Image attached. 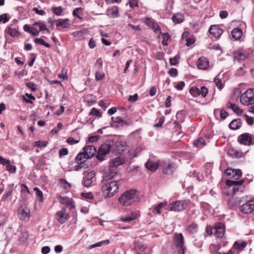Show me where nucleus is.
<instances>
[{
    "label": "nucleus",
    "mask_w": 254,
    "mask_h": 254,
    "mask_svg": "<svg viewBox=\"0 0 254 254\" xmlns=\"http://www.w3.org/2000/svg\"><path fill=\"white\" fill-rule=\"evenodd\" d=\"M138 200V193L135 189L126 191L119 198V202L124 206H129Z\"/></svg>",
    "instance_id": "f257e3e1"
},
{
    "label": "nucleus",
    "mask_w": 254,
    "mask_h": 254,
    "mask_svg": "<svg viewBox=\"0 0 254 254\" xmlns=\"http://www.w3.org/2000/svg\"><path fill=\"white\" fill-rule=\"evenodd\" d=\"M121 181H114L103 184L102 191L104 197H111L117 192L119 189V183Z\"/></svg>",
    "instance_id": "f03ea898"
},
{
    "label": "nucleus",
    "mask_w": 254,
    "mask_h": 254,
    "mask_svg": "<svg viewBox=\"0 0 254 254\" xmlns=\"http://www.w3.org/2000/svg\"><path fill=\"white\" fill-rule=\"evenodd\" d=\"M241 103L246 106L254 103V88H249L240 96Z\"/></svg>",
    "instance_id": "7ed1b4c3"
},
{
    "label": "nucleus",
    "mask_w": 254,
    "mask_h": 254,
    "mask_svg": "<svg viewBox=\"0 0 254 254\" xmlns=\"http://www.w3.org/2000/svg\"><path fill=\"white\" fill-rule=\"evenodd\" d=\"M113 142L106 141L103 143L99 148L96 157L100 161L104 159L105 156L109 153L111 150V148Z\"/></svg>",
    "instance_id": "20e7f679"
},
{
    "label": "nucleus",
    "mask_w": 254,
    "mask_h": 254,
    "mask_svg": "<svg viewBox=\"0 0 254 254\" xmlns=\"http://www.w3.org/2000/svg\"><path fill=\"white\" fill-rule=\"evenodd\" d=\"M174 244L178 250V254H185L186 249L184 246V237L182 233L174 235Z\"/></svg>",
    "instance_id": "39448f33"
},
{
    "label": "nucleus",
    "mask_w": 254,
    "mask_h": 254,
    "mask_svg": "<svg viewBox=\"0 0 254 254\" xmlns=\"http://www.w3.org/2000/svg\"><path fill=\"white\" fill-rule=\"evenodd\" d=\"M190 201L189 200H178L172 202L170 204V210L174 211H182L186 209Z\"/></svg>",
    "instance_id": "423d86ee"
},
{
    "label": "nucleus",
    "mask_w": 254,
    "mask_h": 254,
    "mask_svg": "<svg viewBox=\"0 0 254 254\" xmlns=\"http://www.w3.org/2000/svg\"><path fill=\"white\" fill-rule=\"evenodd\" d=\"M160 167L164 174L171 175L174 171L173 165L169 160H160Z\"/></svg>",
    "instance_id": "0eeeda50"
},
{
    "label": "nucleus",
    "mask_w": 254,
    "mask_h": 254,
    "mask_svg": "<svg viewBox=\"0 0 254 254\" xmlns=\"http://www.w3.org/2000/svg\"><path fill=\"white\" fill-rule=\"evenodd\" d=\"M190 93L193 97L201 95L203 97H205L208 93V89L204 86L200 89L197 87L193 86L190 88Z\"/></svg>",
    "instance_id": "6e6552de"
},
{
    "label": "nucleus",
    "mask_w": 254,
    "mask_h": 254,
    "mask_svg": "<svg viewBox=\"0 0 254 254\" xmlns=\"http://www.w3.org/2000/svg\"><path fill=\"white\" fill-rule=\"evenodd\" d=\"M244 181L241 180L239 181L236 180H227L226 182L227 185L230 186H233V191L234 193L240 190L241 192L243 191L244 187L242 185Z\"/></svg>",
    "instance_id": "1a4fd4ad"
},
{
    "label": "nucleus",
    "mask_w": 254,
    "mask_h": 254,
    "mask_svg": "<svg viewBox=\"0 0 254 254\" xmlns=\"http://www.w3.org/2000/svg\"><path fill=\"white\" fill-rule=\"evenodd\" d=\"M95 173L94 171H91L88 173L83 178V183L85 187H88L92 185L95 181Z\"/></svg>",
    "instance_id": "9d476101"
},
{
    "label": "nucleus",
    "mask_w": 254,
    "mask_h": 254,
    "mask_svg": "<svg viewBox=\"0 0 254 254\" xmlns=\"http://www.w3.org/2000/svg\"><path fill=\"white\" fill-rule=\"evenodd\" d=\"M57 220L61 224L64 223L69 218V214L65 208H63L61 210L58 211L56 214Z\"/></svg>",
    "instance_id": "9b49d317"
},
{
    "label": "nucleus",
    "mask_w": 254,
    "mask_h": 254,
    "mask_svg": "<svg viewBox=\"0 0 254 254\" xmlns=\"http://www.w3.org/2000/svg\"><path fill=\"white\" fill-rule=\"evenodd\" d=\"M254 210V200H249L240 207V210L244 213H250Z\"/></svg>",
    "instance_id": "f8f14e48"
},
{
    "label": "nucleus",
    "mask_w": 254,
    "mask_h": 254,
    "mask_svg": "<svg viewBox=\"0 0 254 254\" xmlns=\"http://www.w3.org/2000/svg\"><path fill=\"white\" fill-rule=\"evenodd\" d=\"M83 149L84 155L87 159L93 157L97 153L96 147L92 145H86Z\"/></svg>",
    "instance_id": "ddd939ff"
},
{
    "label": "nucleus",
    "mask_w": 254,
    "mask_h": 254,
    "mask_svg": "<svg viewBox=\"0 0 254 254\" xmlns=\"http://www.w3.org/2000/svg\"><path fill=\"white\" fill-rule=\"evenodd\" d=\"M238 141L242 144L245 145H252V137L250 134L248 133H244L240 135L238 138Z\"/></svg>",
    "instance_id": "4468645a"
},
{
    "label": "nucleus",
    "mask_w": 254,
    "mask_h": 254,
    "mask_svg": "<svg viewBox=\"0 0 254 254\" xmlns=\"http://www.w3.org/2000/svg\"><path fill=\"white\" fill-rule=\"evenodd\" d=\"M160 160L155 161L153 158H150L145 165L148 170L151 171H155L160 166Z\"/></svg>",
    "instance_id": "2eb2a0df"
},
{
    "label": "nucleus",
    "mask_w": 254,
    "mask_h": 254,
    "mask_svg": "<svg viewBox=\"0 0 254 254\" xmlns=\"http://www.w3.org/2000/svg\"><path fill=\"white\" fill-rule=\"evenodd\" d=\"M145 23L147 25L153 29L155 32L161 33V29L155 21L150 17H146Z\"/></svg>",
    "instance_id": "dca6fc26"
},
{
    "label": "nucleus",
    "mask_w": 254,
    "mask_h": 254,
    "mask_svg": "<svg viewBox=\"0 0 254 254\" xmlns=\"http://www.w3.org/2000/svg\"><path fill=\"white\" fill-rule=\"evenodd\" d=\"M197 66L199 69L206 70L209 68V62L208 60L205 57L199 58L197 62Z\"/></svg>",
    "instance_id": "f3484780"
},
{
    "label": "nucleus",
    "mask_w": 254,
    "mask_h": 254,
    "mask_svg": "<svg viewBox=\"0 0 254 254\" xmlns=\"http://www.w3.org/2000/svg\"><path fill=\"white\" fill-rule=\"evenodd\" d=\"M18 215L21 220L28 221L30 216L29 209L27 207L20 208L18 210Z\"/></svg>",
    "instance_id": "a211bd4d"
},
{
    "label": "nucleus",
    "mask_w": 254,
    "mask_h": 254,
    "mask_svg": "<svg viewBox=\"0 0 254 254\" xmlns=\"http://www.w3.org/2000/svg\"><path fill=\"white\" fill-rule=\"evenodd\" d=\"M214 234L219 238H222L224 236L225 228L223 224L217 223L214 227Z\"/></svg>",
    "instance_id": "6ab92c4d"
},
{
    "label": "nucleus",
    "mask_w": 254,
    "mask_h": 254,
    "mask_svg": "<svg viewBox=\"0 0 254 254\" xmlns=\"http://www.w3.org/2000/svg\"><path fill=\"white\" fill-rule=\"evenodd\" d=\"M117 169L110 166L105 171L103 175L104 179L107 180L112 179L117 175Z\"/></svg>",
    "instance_id": "aec40b11"
},
{
    "label": "nucleus",
    "mask_w": 254,
    "mask_h": 254,
    "mask_svg": "<svg viewBox=\"0 0 254 254\" xmlns=\"http://www.w3.org/2000/svg\"><path fill=\"white\" fill-rule=\"evenodd\" d=\"M235 60L242 61L245 60L248 57V54L243 50H239L233 53Z\"/></svg>",
    "instance_id": "412c9836"
},
{
    "label": "nucleus",
    "mask_w": 254,
    "mask_h": 254,
    "mask_svg": "<svg viewBox=\"0 0 254 254\" xmlns=\"http://www.w3.org/2000/svg\"><path fill=\"white\" fill-rule=\"evenodd\" d=\"M226 175L231 177L232 179L237 180L241 177L242 173L240 170H233L231 169H227L225 170Z\"/></svg>",
    "instance_id": "4be33fe9"
},
{
    "label": "nucleus",
    "mask_w": 254,
    "mask_h": 254,
    "mask_svg": "<svg viewBox=\"0 0 254 254\" xmlns=\"http://www.w3.org/2000/svg\"><path fill=\"white\" fill-rule=\"evenodd\" d=\"M139 216V211L131 212L130 214H127L121 217V220L125 222H130L136 219Z\"/></svg>",
    "instance_id": "5701e85b"
},
{
    "label": "nucleus",
    "mask_w": 254,
    "mask_h": 254,
    "mask_svg": "<svg viewBox=\"0 0 254 254\" xmlns=\"http://www.w3.org/2000/svg\"><path fill=\"white\" fill-rule=\"evenodd\" d=\"M59 200L61 204L65 205L69 209H72L74 208V206L73 204V200L67 197H62L60 196Z\"/></svg>",
    "instance_id": "b1692460"
},
{
    "label": "nucleus",
    "mask_w": 254,
    "mask_h": 254,
    "mask_svg": "<svg viewBox=\"0 0 254 254\" xmlns=\"http://www.w3.org/2000/svg\"><path fill=\"white\" fill-rule=\"evenodd\" d=\"M209 32L216 38H219L223 33V30L220 29L218 26L216 25L211 26L209 28Z\"/></svg>",
    "instance_id": "393cba45"
},
{
    "label": "nucleus",
    "mask_w": 254,
    "mask_h": 254,
    "mask_svg": "<svg viewBox=\"0 0 254 254\" xmlns=\"http://www.w3.org/2000/svg\"><path fill=\"white\" fill-rule=\"evenodd\" d=\"M33 26H35L36 28H38L39 32H42L43 33L47 34L50 33V30L47 28L46 25L42 22H35L33 24Z\"/></svg>",
    "instance_id": "a878e982"
},
{
    "label": "nucleus",
    "mask_w": 254,
    "mask_h": 254,
    "mask_svg": "<svg viewBox=\"0 0 254 254\" xmlns=\"http://www.w3.org/2000/svg\"><path fill=\"white\" fill-rule=\"evenodd\" d=\"M56 26L58 28H66L69 26V20L68 19H59L56 21Z\"/></svg>",
    "instance_id": "bb28decb"
},
{
    "label": "nucleus",
    "mask_w": 254,
    "mask_h": 254,
    "mask_svg": "<svg viewBox=\"0 0 254 254\" xmlns=\"http://www.w3.org/2000/svg\"><path fill=\"white\" fill-rule=\"evenodd\" d=\"M124 160L120 157H117L112 160L110 162V166L117 169V168L124 163Z\"/></svg>",
    "instance_id": "cd10ccee"
},
{
    "label": "nucleus",
    "mask_w": 254,
    "mask_h": 254,
    "mask_svg": "<svg viewBox=\"0 0 254 254\" xmlns=\"http://www.w3.org/2000/svg\"><path fill=\"white\" fill-rule=\"evenodd\" d=\"M246 246L247 243L244 241L235 242L233 246V248H232L234 250V254H235L236 250L242 251L246 247Z\"/></svg>",
    "instance_id": "c85d7f7f"
},
{
    "label": "nucleus",
    "mask_w": 254,
    "mask_h": 254,
    "mask_svg": "<svg viewBox=\"0 0 254 254\" xmlns=\"http://www.w3.org/2000/svg\"><path fill=\"white\" fill-rule=\"evenodd\" d=\"M108 15L112 18L117 17L119 16L118 7L116 6H113L108 10Z\"/></svg>",
    "instance_id": "c756f323"
},
{
    "label": "nucleus",
    "mask_w": 254,
    "mask_h": 254,
    "mask_svg": "<svg viewBox=\"0 0 254 254\" xmlns=\"http://www.w3.org/2000/svg\"><path fill=\"white\" fill-rule=\"evenodd\" d=\"M227 106L231 109L234 112L237 114H242L243 113V110L240 109L237 105L232 103L231 102H228L227 104Z\"/></svg>",
    "instance_id": "7c9ffc66"
},
{
    "label": "nucleus",
    "mask_w": 254,
    "mask_h": 254,
    "mask_svg": "<svg viewBox=\"0 0 254 254\" xmlns=\"http://www.w3.org/2000/svg\"><path fill=\"white\" fill-rule=\"evenodd\" d=\"M231 34L234 39L239 40L242 37L243 33L240 29L237 28L232 30Z\"/></svg>",
    "instance_id": "2f4dec72"
},
{
    "label": "nucleus",
    "mask_w": 254,
    "mask_h": 254,
    "mask_svg": "<svg viewBox=\"0 0 254 254\" xmlns=\"http://www.w3.org/2000/svg\"><path fill=\"white\" fill-rule=\"evenodd\" d=\"M184 15L182 13H177L172 17L173 21L176 24L182 23L184 21Z\"/></svg>",
    "instance_id": "473e14b6"
},
{
    "label": "nucleus",
    "mask_w": 254,
    "mask_h": 254,
    "mask_svg": "<svg viewBox=\"0 0 254 254\" xmlns=\"http://www.w3.org/2000/svg\"><path fill=\"white\" fill-rule=\"evenodd\" d=\"M241 126V120L240 119H236L233 120L229 124V127L230 128L233 129H237L239 128Z\"/></svg>",
    "instance_id": "72a5a7b5"
},
{
    "label": "nucleus",
    "mask_w": 254,
    "mask_h": 254,
    "mask_svg": "<svg viewBox=\"0 0 254 254\" xmlns=\"http://www.w3.org/2000/svg\"><path fill=\"white\" fill-rule=\"evenodd\" d=\"M167 205V202L166 201L160 203L154 207L153 212L155 214H160L161 212V209Z\"/></svg>",
    "instance_id": "f704fd0d"
},
{
    "label": "nucleus",
    "mask_w": 254,
    "mask_h": 254,
    "mask_svg": "<svg viewBox=\"0 0 254 254\" xmlns=\"http://www.w3.org/2000/svg\"><path fill=\"white\" fill-rule=\"evenodd\" d=\"M228 154L233 157L236 158H240L242 156V152H239L234 148H230L228 150Z\"/></svg>",
    "instance_id": "c9c22d12"
},
{
    "label": "nucleus",
    "mask_w": 254,
    "mask_h": 254,
    "mask_svg": "<svg viewBox=\"0 0 254 254\" xmlns=\"http://www.w3.org/2000/svg\"><path fill=\"white\" fill-rule=\"evenodd\" d=\"M87 34L86 30H82L80 31H76L72 33V35L74 37L80 39L84 37V35Z\"/></svg>",
    "instance_id": "e433bc0d"
},
{
    "label": "nucleus",
    "mask_w": 254,
    "mask_h": 254,
    "mask_svg": "<svg viewBox=\"0 0 254 254\" xmlns=\"http://www.w3.org/2000/svg\"><path fill=\"white\" fill-rule=\"evenodd\" d=\"M241 201H237L234 198L230 199L228 202V207L231 209H234L237 207Z\"/></svg>",
    "instance_id": "4c0bfd02"
},
{
    "label": "nucleus",
    "mask_w": 254,
    "mask_h": 254,
    "mask_svg": "<svg viewBox=\"0 0 254 254\" xmlns=\"http://www.w3.org/2000/svg\"><path fill=\"white\" fill-rule=\"evenodd\" d=\"M5 32H7L11 37H16L19 35V32L15 29L11 27H8L5 29Z\"/></svg>",
    "instance_id": "58836bf2"
},
{
    "label": "nucleus",
    "mask_w": 254,
    "mask_h": 254,
    "mask_svg": "<svg viewBox=\"0 0 254 254\" xmlns=\"http://www.w3.org/2000/svg\"><path fill=\"white\" fill-rule=\"evenodd\" d=\"M109 243H110V241L109 240H103V241L97 242L95 244L92 245L90 247V248L93 249V248H96V247H100L102 246L107 245L108 244H109Z\"/></svg>",
    "instance_id": "ea45409f"
},
{
    "label": "nucleus",
    "mask_w": 254,
    "mask_h": 254,
    "mask_svg": "<svg viewBox=\"0 0 254 254\" xmlns=\"http://www.w3.org/2000/svg\"><path fill=\"white\" fill-rule=\"evenodd\" d=\"M83 12V9L81 7H77L74 9L72 12V14L74 16L78 17L79 19H81V16Z\"/></svg>",
    "instance_id": "a19ab883"
},
{
    "label": "nucleus",
    "mask_w": 254,
    "mask_h": 254,
    "mask_svg": "<svg viewBox=\"0 0 254 254\" xmlns=\"http://www.w3.org/2000/svg\"><path fill=\"white\" fill-rule=\"evenodd\" d=\"M205 144L204 140L202 138H199L193 142V145L197 148L202 147Z\"/></svg>",
    "instance_id": "79ce46f5"
},
{
    "label": "nucleus",
    "mask_w": 254,
    "mask_h": 254,
    "mask_svg": "<svg viewBox=\"0 0 254 254\" xmlns=\"http://www.w3.org/2000/svg\"><path fill=\"white\" fill-rule=\"evenodd\" d=\"M33 190L35 191L36 196L39 198V201L40 202H43L44 201V197L42 191L37 187L34 188Z\"/></svg>",
    "instance_id": "37998d69"
},
{
    "label": "nucleus",
    "mask_w": 254,
    "mask_h": 254,
    "mask_svg": "<svg viewBox=\"0 0 254 254\" xmlns=\"http://www.w3.org/2000/svg\"><path fill=\"white\" fill-rule=\"evenodd\" d=\"M51 9L52 12L55 15L58 16L61 15L64 10L63 8L61 6L58 7H52Z\"/></svg>",
    "instance_id": "c03bdc74"
},
{
    "label": "nucleus",
    "mask_w": 254,
    "mask_h": 254,
    "mask_svg": "<svg viewBox=\"0 0 254 254\" xmlns=\"http://www.w3.org/2000/svg\"><path fill=\"white\" fill-rule=\"evenodd\" d=\"M187 230L190 233H195L197 230V226L195 223H192L188 226Z\"/></svg>",
    "instance_id": "a18cd8bd"
},
{
    "label": "nucleus",
    "mask_w": 254,
    "mask_h": 254,
    "mask_svg": "<svg viewBox=\"0 0 254 254\" xmlns=\"http://www.w3.org/2000/svg\"><path fill=\"white\" fill-rule=\"evenodd\" d=\"M86 157L84 155V153L83 152H80L76 156V160L77 162L80 161V163L82 164L85 161V160L87 159Z\"/></svg>",
    "instance_id": "49530a36"
},
{
    "label": "nucleus",
    "mask_w": 254,
    "mask_h": 254,
    "mask_svg": "<svg viewBox=\"0 0 254 254\" xmlns=\"http://www.w3.org/2000/svg\"><path fill=\"white\" fill-rule=\"evenodd\" d=\"M60 184L62 187H63L64 189H67L71 187V185L70 183L67 182L64 179H60Z\"/></svg>",
    "instance_id": "de8ad7c7"
},
{
    "label": "nucleus",
    "mask_w": 254,
    "mask_h": 254,
    "mask_svg": "<svg viewBox=\"0 0 254 254\" xmlns=\"http://www.w3.org/2000/svg\"><path fill=\"white\" fill-rule=\"evenodd\" d=\"M34 41L35 43L40 44L47 48H50L51 46L49 43L45 42V41L41 38H35Z\"/></svg>",
    "instance_id": "09e8293b"
},
{
    "label": "nucleus",
    "mask_w": 254,
    "mask_h": 254,
    "mask_svg": "<svg viewBox=\"0 0 254 254\" xmlns=\"http://www.w3.org/2000/svg\"><path fill=\"white\" fill-rule=\"evenodd\" d=\"M162 37L163 38V41L162 43L163 45L167 46L168 45L167 41L170 38V36L168 33H163L162 35Z\"/></svg>",
    "instance_id": "8fccbe9b"
},
{
    "label": "nucleus",
    "mask_w": 254,
    "mask_h": 254,
    "mask_svg": "<svg viewBox=\"0 0 254 254\" xmlns=\"http://www.w3.org/2000/svg\"><path fill=\"white\" fill-rule=\"evenodd\" d=\"M89 115H92L98 118L102 117L101 113L97 109L93 108L89 113Z\"/></svg>",
    "instance_id": "3c124183"
},
{
    "label": "nucleus",
    "mask_w": 254,
    "mask_h": 254,
    "mask_svg": "<svg viewBox=\"0 0 254 254\" xmlns=\"http://www.w3.org/2000/svg\"><path fill=\"white\" fill-rule=\"evenodd\" d=\"M180 56L179 55L175 56L173 58L170 59V62L171 65H176L178 64Z\"/></svg>",
    "instance_id": "603ef678"
},
{
    "label": "nucleus",
    "mask_w": 254,
    "mask_h": 254,
    "mask_svg": "<svg viewBox=\"0 0 254 254\" xmlns=\"http://www.w3.org/2000/svg\"><path fill=\"white\" fill-rule=\"evenodd\" d=\"M47 142L43 140H39L35 142V146L38 147H45L47 146Z\"/></svg>",
    "instance_id": "864d4df0"
},
{
    "label": "nucleus",
    "mask_w": 254,
    "mask_h": 254,
    "mask_svg": "<svg viewBox=\"0 0 254 254\" xmlns=\"http://www.w3.org/2000/svg\"><path fill=\"white\" fill-rule=\"evenodd\" d=\"M81 195L82 196V197H83V198H85L86 199H93V194L91 192H87V193L82 192L81 193Z\"/></svg>",
    "instance_id": "5fc2aeb1"
},
{
    "label": "nucleus",
    "mask_w": 254,
    "mask_h": 254,
    "mask_svg": "<svg viewBox=\"0 0 254 254\" xmlns=\"http://www.w3.org/2000/svg\"><path fill=\"white\" fill-rule=\"evenodd\" d=\"M193 244L197 248H200L202 246V241L200 238H196L193 241Z\"/></svg>",
    "instance_id": "6e6d98bb"
},
{
    "label": "nucleus",
    "mask_w": 254,
    "mask_h": 254,
    "mask_svg": "<svg viewBox=\"0 0 254 254\" xmlns=\"http://www.w3.org/2000/svg\"><path fill=\"white\" fill-rule=\"evenodd\" d=\"M214 82H215L218 88H219V89H221L223 88V83L219 78H215L214 79Z\"/></svg>",
    "instance_id": "4d7b16f0"
},
{
    "label": "nucleus",
    "mask_w": 254,
    "mask_h": 254,
    "mask_svg": "<svg viewBox=\"0 0 254 254\" xmlns=\"http://www.w3.org/2000/svg\"><path fill=\"white\" fill-rule=\"evenodd\" d=\"M105 75L103 72L97 71L95 73V77L97 80H101L103 79Z\"/></svg>",
    "instance_id": "13d9d810"
},
{
    "label": "nucleus",
    "mask_w": 254,
    "mask_h": 254,
    "mask_svg": "<svg viewBox=\"0 0 254 254\" xmlns=\"http://www.w3.org/2000/svg\"><path fill=\"white\" fill-rule=\"evenodd\" d=\"M6 169L9 172L15 173L16 170V167L15 166H12L10 164H9L6 165Z\"/></svg>",
    "instance_id": "bf43d9fd"
},
{
    "label": "nucleus",
    "mask_w": 254,
    "mask_h": 254,
    "mask_svg": "<svg viewBox=\"0 0 254 254\" xmlns=\"http://www.w3.org/2000/svg\"><path fill=\"white\" fill-rule=\"evenodd\" d=\"M111 119H112V121L114 122V123H123L124 124H126V122L125 121H124L123 120H122L119 117H115V118L112 117Z\"/></svg>",
    "instance_id": "052dcab7"
},
{
    "label": "nucleus",
    "mask_w": 254,
    "mask_h": 254,
    "mask_svg": "<svg viewBox=\"0 0 254 254\" xmlns=\"http://www.w3.org/2000/svg\"><path fill=\"white\" fill-rule=\"evenodd\" d=\"M9 20V18L7 17L6 14H3L0 15V23L3 21V23H6Z\"/></svg>",
    "instance_id": "680f3d73"
},
{
    "label": "nucleus",
    "mask_w": 254,
    "mask_h": 254,
    "mask_svg": "<svg viewBox=\"0 0 254 254\" xmlns=\"http://www.w3.org/2000/svg\"><path fill=\"white\" fill-rule=\"evenodd\" d=\"M26 85L32 91H35L36 90V85L33 82H28L26 84Z\"/></svg>",
    "instance_id": "e2e57ef3"
},
{
    "label": "nucleus",
    "mask_w": 254,
    "mask_h": 254,
    "mask_svg": "<svg viewBox=\"0 0 254 254\" xmlns=\"http://www.w3.org/2000/svg\"><path fill=\"white\" fill-rule=\"evenodd\" d=\"M66 142L69 145H73L79 142L78 140L74 139L73 138L69 137L66 140Z\"/></svg>",
    "instance_id": "0e129e2a"
},
{
    "label": "nucleus",
    "mask_w": 254,
    "mask_h": 254,
    "mask_svg": "<svg viewBox=\"0 0 254 254\" xmlns=\"http://www.w3.org/2000/svg\"><path fill=\"white\" fill-rule=\"evenodd\" d=\"M169 73L171 76L175 77L178 74V71L175 68H171L169 71Z\"/></svg>",
    "instance_id": "69168bd1"
},
{
    "label": "nucleus",
    "mask_w": 254,
    "mask_h": 254,
    "mask_svg": "<svg viewBox=\"0 0 254 254\" xmlns=\"http://www.w3.org/2000/svg\"><path fill=\"white\" fill-rule=\"evenodd\" d=\"M33 11H35V12L40 15H44L46 14V12L43 10H39L37 7H34L33 8Z\"/></svg>",
    "instance_id": "338daca9"
},
{
    "label": "nucleus",
    "mask_w": 254,
    "mask_h": 254,
    "mask_svg": "<svg viewBox=\"0 0 254 254\" xmlns=\"http://www.w3.org/2000/svg\"><path fill=\"white\" fill-rule=\"evenodd\" d=\"M185 85V83L184 81L179 82L175 86L176 88L179 90H182Z\"/></svg>",
    "instance_id": "774afa93"
}]
</instances>
